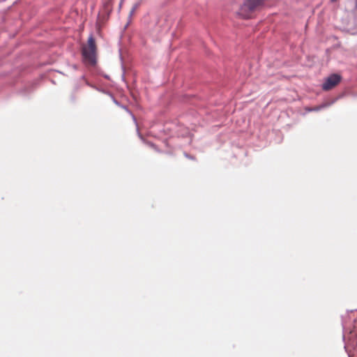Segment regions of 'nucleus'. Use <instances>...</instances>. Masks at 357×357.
Instances as JSON below:
<instances>
[{
	"label": "nucleus",
	"instance_id": "obj_1",
	"mask_svg": "<svg viewBox=\"0 0 357 357\" xmlns=\"http://www.w3.org/2000/svg\"><path fill=\"white\" fill-rule=\"evenodd\" d=\"M96 45L93 36L88 38L87 45L82 47V56L84 60L91 65L96 63Z\"/></svg>",
	"mask_w": 357,
	"mask_h": 357
},
{
	"label": "nucleus",
	"instance_id": "obj_2",
	"mask_svg": "<svg viewBox=\"0 0 357 357\" xmlns=\"http://www.w3.org/2000/svg\"><path fill=\"white\" fill-rule=\"evenodd\" d=\"M264 0H247L240 8L238 15L242 17H248V13H245V10L248 8L250 11L252 13L263 5Z\"/></svg>",
	"mask_w": 357,
	"mask_h": 357
},
{
	"label": "nucleus",
	"instance_id": "obj_3",
	"mask_svg": "<svg viewBox=\"0 0 357 357\" xmlns=\"http://www.w3.org/2000/svg\"><path fill=\"white\" fill-rule=\"evenodd\" d=\"M341 76L337 74H333L328 76L322 84L324 91H329L336 86L341 81Z\"/></svg>",
	"mask_w": 357,
	"mask_h": 357
},
{
	"label": "nucleus",
	"instance_id": "obj_4",
	"mask_svg": "<svg viewBox=\"0 0 357 357\" xmlns=\"http://www.w3.org/2000/svg\"><path fill=\"white\" fill-rule=\"evenodd\" d=\"M245 13H248V18H250L252 16V11H250V9L248 8L246 10H245ZM245 19H247V17H245Z\"/></svg>",
	"mask_w": 357,
	"mask_h": 357
},
{
	"label": "nucleus",
	"instance_id": "obj_5",
	"mask_svg": "<svg viewBox=\"0 0 357 357\" xmlns=\"http://www.w3.org/2000/svg\"><path fill=\"white\" fill-rule=\"evenodd\" d=\"M337 0H331V2H335L337 1Z\"/></svg>",
	"mask_w": 357,
	"mask_h": 357
}]
</instances>
